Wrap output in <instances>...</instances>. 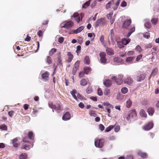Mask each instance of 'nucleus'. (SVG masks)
<instances>
[{
	"mask_svg": "<svg viewBox=\"0 0 159 159\" xmlns=\"http://www.w3.org/2000/svg\"><path fill=\"white\" fill-rule=\"evenodd\" d=\"M137 113L135 109L131 110L128 112V115L125 117L127 120H129L131 118L135 117L137 116Z\"/></svg>",
	"mask_w": 159,
	"mask_h": 159,
	"instance_id": "1",
	"label": "nucleus"
},
{
	"mask_svg": "<svg viewBox=\"0 0 159 159\" xmlns=\"http://www.w3.org/2000/svg\"><path fill=\"white\" fill-rule=\"evenodd\" d=\"M123 77V75H118V78H117L116 76H114L112 78V79L113 80H114L117 84L120 85L122 83Z\"/></svg>",
	"mask_w": 159,
	"mask_h": 159,
	"instance_id": "2",
	"label": "nucleus"
},
{
	"mask_svg": "<svg viewBox=\"0 0 159 159\" xmlns=\"http://www.w3.org/2000/svg\"><path fill=\"white\" fill-rule=\"evenodd\" d=\"M106 23L105 19L104 18H101L98 19L95 23V27H97L99 25H104Z\"/></svg>",
	"mask_w": 159,
	"mask_h": 159,
	"instance_id": "3",
	"label": "nucleus"
},
{
	"mask_svg": "<svg viewBox=\"0 0 159 159\" xmlns=\"http://www.w3.org/2000/svg\"><path fill=\"white\" fill-rule=\"evenodd\" d=\"M131 23V20L130 19H126L123 23L122 27L124 29H127Z\"/></svg>",
	"mask_w": 159,
	"mask_h": 159,
	"instance_id": "4",
	"label": "nucleus"
},
{
	"mask_svg": "<svg viewBox=\"0 0 159 159\" xmlns=\"http://www.w3.org/2000/svg\"><path fill=\"white\" fill-rule=\"evenodd\" d=\"M104 143V140L103 139H97L95 141V145L96 147L101 148L102 147Z\"/></svg>",
	"mask_w": 159,
	"mask_h": 159,
	"instance_id": "5",
	"label": "nucleus"
},
{
	"mask_svg": "<svg viewBox=\"0 0 159 159\" xmlns=\"http://www.w3.org/2000/svg\"><path fill=\"white\" fill-rule=\"evenodd\" d=\"M99 56L100 57V61L103 64H106L107 59L106 58V54L104 52H101L99 53Z\"/></svg>",
	"mask_w": 159,
	"mask_h": 159,
	"instance_id": "6",
	"label": "nucleus"
},
{
	"mask_svg": "<svg viewBox=\"0 0 159 159\" xmlns=\"http://www.w3.org/2000/svg\"><path fill=\"white\" fill-rule=\"evenodd\" d=\"M153 126V122L150 121L144 125L143 129L145 130H148L152 128Z\"/></svg>",
	"mask_w": 159,
	"mask_h": 159,
	"instance_id": "7",
	"label": "nucleus"
},
{
	"mask_svg": "<svg viewBox=\"0 0 159 159\" xmlns=\"http://www.w3.org/2000/svg\"><path fill=\"white\" fill-rule=\"evenodd\" d=\"M73 25V23L71 21H69L66 22L63 26H61V28H65L68 29L71 28Z\"/></svg>",
	"mask_w": 159,
	"mask_h": 159,
	"instance_id": "8",
	"label": "nucleus"
},
{
	"mask_svg": "<svg viewBox=\"0 0 159 159\" xmlns=\"http://www.w3.org/2000/svg\"><path fill=\"white\" fill-rule=\"evenodd\" d=\"M124 82L128 85H131L133 84V80L130 76H128L125 79Z\"/></svg>",
	"mask_w": 159,
	"mask_h": 159,
	"instance_id": "9",
	"label": "nucleus"
},
{
	"mask_svg": "<svg viewBox=\"0 0 159 159\" xmlns=\"http://www.w3.org/2000/svg\"><path fill=\"white\" fill-rule=\"evenodd\" d=\"M70 113L68 112H66L63 115L62 119L63 120L66 121L70 119Z\"/></svg>",
	"mask_w": 159,
	"mask_h": 159,
	"instance_id": "10",
	"label": "nucleus"
},
{
	"mask_svg": "<svg viewBox=\"0 0 159 159\" xmlns=\"http://www.w3.org/2000/svg\"><path fill=\"white\" fill-rule=\"evenodd\" d=\"M72 17L75 18V19L76 21L78 23L80 20L82 19V18L80 19V16H79L78 13H75L72 16Z\"/></svg>",
	"mask_w": 159,
	"mask_h": 159,
	"instance_id": "11",
	"label": "nucleus"
},
{
	"mask_svg": "<svg viewBox=\"0 0 159 159\" xmlns=\"http://www.w3.org/2000/svg\"><path fill=\"white\" fill-rule=\"evenodd\" d=\"M67 55L68 56V58L66 60V61L68 62H70L73 59L74 56L70 52H68Z\"/></svg>",
	"mask_w": 159,
	"mask_h": 159,
	"instance_id": "12",
	"label": "nucleus"
},
{
	"mask_svg": "<svg viewBox=\"0 0 159 159\" xmlns=\"http://www.w3.org/2000/svg\"><path fill=\"white\" fill-rule=\"evenodd\" d=\"M145 77V75L144 74H140L136 77L137 80L138 81L140 82L143 80Z\"/></svg>",
	"mask_w": 159,
	"mask_h": 159,
	"instance_id": "13",
	"label": "nucleus"
},
{
	"mask_svg": "<svg viewBox=\"0 0 159 159\" xmlns=\"http://www.w3.org/2000/svg\"><path fill=\"white\" fill-rule=\"evenodd\" d=\"M103 84L105 86L107 87H109L111 86L112 83L111 81L109 79L106 80L103 82Z\"/></svg>",
	"mask_w": 159,
	"mask_h": 159,
	"instance_id": "14",
	"label": "nucleus"
},
{
	"mask_svg": "<svg viewBox=\"0 0 159 159\" xmlns=\"http://www.w3.org/2000/svg\"><path fill=\"white\" fill-rule=\"evenodd\" d=\"M53 109L57 112H59L61 110V107L60 104H57L54 105Z\"/></svg>",
	"mask_w": 159,
	"mask_h": 159,
	"instance_id": "15",
	"label": "nucleus"
},
{
	"mask_svg": "<svg viewBox=\"0 0 159 159\" xmlns=\"http://www.w3.org/2000/svg\"><path fill=\"white\" fill-rule=\"evenodd\" d=\"M106 52L109 55H112L114 54V51L112 49L107 48L106 49Z\"/></svg>",
	"mask_w": 159,
	"mask_h": 159,
	"instance_id": "16",
	"label": "nucleus"
},
{
	"mask_svg": "<svg viewBox=\"0 0 159 159\" xmlns=\"http://www.w3.org/2000/svg\"><path fill=\"white\" fill-rule=\"evenodd\" d=\"M137 153L138 156L143 158H146L147 157V155L146 153L140 151H139Z\"/></svg>",
	"mask_w": 159,
	"mask_h": 159,
	"instance_id": "17",
	"label": "nucleus"
},
{
	"mask_svg": "<svg viewBox=\"0 0 159 159\" xmlns=\"http://www.w3.org/2000/svg\"><path fill=\"white\" fill-rule=\"evenodd\" d=\"M33 132L29 131L27 134V137L28 138L31 140H33L34 139V136Z\"/></svg>",
	"mask_w": 159,
	"mask_h": 159,
	"instance_id": "18",
	"label": "nucleus"
},
{
	"mask_svg": "<svg viewBox=\"0 0 159 159\" xmlns=\"http://www.w3.org/2000/svg\"><path fill=\"white\" fill-rule=\"evenodd\" d=\"M84 28V27L83 26H81L77 28L76 30H74L73 31V33L75 34H76L78 33H80L81 32Z\"/></svg>",
	"mask_w": 159,
	"mask_h": 159,
	"instance_id": "19",
	"label": "nucleus"
},
{
	"mask_svg": "<svg viewBox=\"0 0 159 159\" xmlns=\"http://www.w3.org/2000/svg\"><path fill=\"white\" fill-rule=\"evenodd\" d=\"M154 110L153 107H150L148 109L147 112L150 116H152L154 113Z\"/></svg>",
	"mask_w": 159,
	"mask_h": 159,
	"instance_id": "20",
	"label": "nucleus"
},
{
	"mask_svg": "<svg viewBox=\"0 0 159 159\" xmlns=\"http://www.w3.org/2000/svg\"><path fill=\"white\" fill-rule=\"evenodd\" d=\"M49 75V73L48 72H46L45 73L43 74L42 75V79L45 80H48Z\"/></svg>",
	"mask_w": 159,
	"mask_h": 159,
	"instance_id": "21",
	"label": "nucleus"
},
{
	"mask_svg": "<svg viewBox=\"0 0 159 159\" xmlns=\"http://www.w3.org/2000/svg\"><path fill=\"white\" fill-rule=\"evenodd\" d=\"M139 114L141 117L145 118L147 117V114L143 109H142L140 110Z\"/></svg>",
	"mask_w": 159,
	"mask_h": 159,
	"instance_id": "22",
	"label": "nucleus"
},
{
	"mask_svg": "<svg viewBox=\"0 0 159 159\" xmlns=\"http://www.w3.org/2000/svg\"><path fill=\"white\" fill-rule=\"evenodd\" d=\"M158 72V69L157 68H155L153 70H152L150 75L149 77V78H150L152 76H154L156 74V73Z\"/></svg>",
	"mask_w": 159,
	"mask_h": 159,
	"instance_id": "23",
	"label": "nucleus"
},
{
	"mask_svg": "<svg viewBox=\"0 0 159 159\" xmlns=\"http://www.w3.org/2000/svg\"><path fill=\"white\" fill-rule=\"evenodd\" d=\"M21 148L26 150H29L30 149L29 145L25 143L22 144Z\"/></svg>",
	"mask_w": 159,
	"mask_h": 159,
	"instance_id": "24",
	"label": "nucleus"
},
{
	"mask_svg": "<svg viewBox=\"0 0 159 159\" xmlns=\"http://www.w3.org/2000/svg\"><path fill=\"white\" fill-rule=\"evenodd\" d=\"M80 84L82 86H85L87 84L86 80L84 78L82 79L80 81Z\"/></svg>",
	"mask_w": 159,
	"mask_h": 159,
	"instance_id": "25",
	"label": "nucleus"
},
{
	"mask_svg": "<svg viewBox=\"0 0 159 159\" xmlns=\"http://www.w3.org/2000/svg\"><path fill=\"white\" fill-rule=\"evenodd\" d=\"M130 41V39H127L124 38L122 39V42L124 45H126L128 44Z\"/></svg>",
	"mask_w": 159,
	"mask_h": 159,
	"instance_id": "26",
	"label": "nucleus"
},
{
	"mask_svg": "<svg viewBox=\"0 0 159 159\" xmlns=\"http://www.w3.org/2000/svg\"><path fill=\"white\" fill-rule=\"evenodd\" d=\"M132 104V102L130 99H128L126 102V107L129 108L130 107Z\"/></svg>",
	"mask_w": 159,
	"mask_h": 159,
	"instance_id": "27",
	"label": "nucleus"
},
{
	"mask_svg": "<svg viewBox=\"0 0 159 159\" xmlns=\"http://www.w3.org/2000/svg\"><path fill=\"white\" fill-rule=\"evenodd\" d=\"M76 92V90L74 89L72 91H70V93L74 98L77 100V98L75 94Z\"/></svg>",
	"mask_w": 159,
	"mask_h": 159,
	"instance_id": "28",
	"label": "nucleus"
},
{
	"mask_svg": "<svg viewBox=\"0 0 159 159\" xmlns=\"http://www.w3.org/2000/svg\"><path fill=\"white\" fill-rule=\"evenodd\" d=\"M90 2L89 1H87L84 3L82 6L83 8L86 9L90 5Z\"/></svg>",
	"mask_w": 159,
	"mask_h": 159,
	"instance_id": "29",
	"label": "nucleus"
},
{
	"mask_svg": "<svg viewBox=\"0 0 159 159\" xmlns=\"http://www.w3.org/2000/svg\"><path fill=\"white\" fill-rule=\"evenodd\" d=\"M90 62V60L89 57L88 56H86L84 60V62L87 64H89Z\"/></svg>",
	"mask_w": 159,
	"mask_h": 159,
	"instance_id": "30",
	"label": "nucleus"
},
{
	"mask_svg": "<svg viewBox=\"0 0 159 159\" xmlns=\"http://www.w3.org/2000/svg\"><path fill=\"white\" fill-rule=\"evenodd\" d=\"M27 154L26 153H22L19 156L20 159H26L27 158Z\"/></svg>",
	"mask_w": 159,
	"mask_h": 159,
	"instance_id": "31",
	"label": "nucleus"
},
{
	"mask_svg": "<svg viewBox=\"0 0 159 159\" xmlns=\"http://www.w3.org/2000/svg\"><path fill=\"white\" fill-rule=\"evenodd\" d=\"M115 125H110L108 127L106 128L105 130V132H108L110 131L111 129H113V128L114 127Z\"/></svg>",
	"mask_w": 159,
	"mask_h": 159,
	"instance_id": "32",
	"label": "nucleus"
},
{
	"mask_svg": "<svg viewBox=\"0 0 159 159\" xmlns=\"http://www.w3.org/2000/svg\"><path fill=\"white\" fill-rule=\"evenodd\" d=\"M90 70V68L89 67H85L84 68V73L86 74H88Z\"/></svg>",
	"mask_w": 159,
	"mask_h": 159,
	"instance_id": "33",
	"label": "nucleus"
},
{
	"mask_svg": "<svg viewBox=\"0 0 159 159\" xmlns=\"http://www.w3.org/2000/svg\"><path fill=\"white\" fill-rule=\"evenodd\" d=\"M117 45L118 46V47L119 48H123L124 47V45L123 44V43H122V41H118L117 42Z\"/></svg>",
	"mask_w": 159,
	"mask_h": 159,
	"instance_id": "34",
	"label": "nucleus"
},
{
	"mask_svg": "<svg viewBox=\"0 0 159 159\" xmlns=\"http://www.w3.org/2000/svg\"><path fill=\"white\" fill-rule=\"evenodd\" d=\"M158 21V18H153L151 20L152 23L154 25H156Z\"/></svg>",
	"mask_w": 159,
	"mask_h": 159,
	"instance_id": "35",
	"label": "nucleus"
},
{
	"mask_svg": "<svg viewBox=\"0 0 159 159\" xmlns=\"http://www.w3.org/2000/svg\"><path fill=\"white\" fill-rule=\"evenodd\" d=\"M80 61H77L74 65L73 68L78 69L79 68V65L80 64Z\"/></svg>",
	"mask_w": 159,
	"mask_h": 159,
	"instance_id": "36",
	"label": "nucleus"
},
{
	"mask_svg": "<svg viewBox=\"0 0 159 159\" xmlns=\"http://www.w3.org/2000/svg\"><path fill=\"white\" fill-rule=\"evenodd\" d=\"M7 127L5 125H0V129L7 130Z\"/></svg>",
	"mask_w": 159,
	"mask_h": 159,
	"instance_id": "37",
	"label": "nucleus"
},
{
	"mask_svg": "<svg viewBox=\"0 0 159 159\" xmlns=\"http://www.w3.org/2000/svg\"><path fill=\"white\" fill-rule=\"evenodd\" d=\"M92 92V87L91 86H89L86 89V92L88 93H90Z\"/></svg>",
	"mask_w": 159,
	"mask_h": 159,
	"instance_id": "38",
	"label": "nucleus"
},
{
	"mask_svg": "<svg viewBox=\"0 0 159 159\" xmlns=\"http://www.w3.org/2000/svg\"><path fill=\"white\" fill-rule=\"evenodd\" d=\"M57 51V49L55 48H52L49 52V55L52 56Z\"/></svg>",
	"mask_w": 159,
	"mask_h": 159,
	"instance_id": "39",
	"label": "nucleus"
},
{
	"mask_svg": "<svg viewBox=\"0 0 159 159\" xmlns=\"http://www.w3.org/2000/svg\"><path fill=\"white\" fill-rule=\"evenodd\" d=\"M114 61L118 62H122V59L119 57H115L114 59Z\"/></svg>",
	"mask_w": 159,
	"mask_h": 159,
	"instance_id": "40",
	"label": "nucleus"
},
{
	"mask_svg": "<svg viewBox=\"0 0 159 159\" xmlns=\"http://www.w3.org/2000/svg\"><path fill=\"white\" fill-rule=\"evenodd\" d=\"M145 27L148 29H150L151 27V25L150 22H146L144 24Z\"/></svg>",
	"mask_w": 159,
	"mask_h": 159,
	"instance_id": "41",
	"label": "nucleus"
},
{
	"mask_svg": "<svg viewBox=\"0 0 159 159\" xmlns=\"http://www.w3.org/2000/svg\"><path fill=\"white\" fill-rule=\"evenodd\" d=\"M134 58L133 57H128L126 58L125 61L126 62H130L132 61L133 60Z\"/></svg>",
	"mask_w": 159,
	"mask_h": 159,
	"instance_id": "42",
	"label": "nucleus"
},
{
	"mask_svg": "<svg viewBox=\"0 0 159 159\" xmlns=\"http://www.w3.org/2000/svg\"><path fill=\"white\" fill-rule=\"evenodd\" d=\"M57 63L58 64L60 65H62V60L61 59V57H59L57 58Z\"/></svg>",
	"mask_w": 159,
	"mask_h": 159,
	"instance_id": "43",
	"label": "nucleus"
},
{
	"mask_svg": "<svg viewBox=\"0 0 159 159\" xmlns=\"http://www.w3.org/2000/svg\"><path fill=\"white\" fill-rule=\"evenodd\" d=\"M112 2V1H110L106 4V9H108L110 8Z\"/></svg>",
	"mask_w": 159,
	"mask_h": 159,
	"instance_id": "44",
	"label": "nucleus"
},
{
	"mask_svg": "<svg viewBox=\"0 0 159 159\" xmlns=\"http://www.w3.org/2000/svg\"><path fill=\"white\" fill-rule=\"evenodd\" d=\"M121 91L122 93L125 94L128 92L127 88L126 87H124L121 89Z\"/></svg>",
	"mask_w": 159,
	"mask_h": 159,
	"instance_id": "45",
	"label": "nucleus"
},
{
	"mask_svg": "<svg viewBox=\"0 0 159 159\" xmlns=\"http://www.w3.org/2000/svg\"><path fill=\"white\" fill-rule=\"evenodd\" d=\"M110 93V90L109 89H106L104 91V93L105 95H107Z\"/></svg>",
	"mask_w": 159,
	"mask_h": 159,
	"instance_id": "46",
	"label": "nucleus"
},
{
	"mask_svg": "<svg viewBox=\"0 0 159 159\" xmlns=\"http://www.w3.org/2000/svg\"><path fill=\"white\" fill-rule=\"evenodd\" d=\"M98 94L100 96H101L103 94L102 90L100 88H99L98 89Z\"/></svg>",
	"mask_w": 159,
	"mask_h": 159,
	"instance_id": "47",
	"label": "nucleus"
},
{
	"mask_svg": "<svg viewBox=\"0 0 159 159\" xmlns=\"http://www.w3.org/2000/svg\"><path fill=\"white\" fill-rule=\"evenodd\" d=\"M14 113L15 111H11L8 113V115L11 117H12L14 116Z\"/></svg>",
	"mask_w": 159,
	"mask_h": 159,
	"instance_id": "48",
	"label": "nucleus"
},
{
	"mask_svg": "<svg viewBox=\"0 0 159 159\" xmlns=\"http://www.w3.org/2000/svg\"><path fill=\"white\" fill-rule=\"evenodd\" d=\"M47 61L48 64H50L52 63L51 58L49 56H48L47 58Z\"/></svg>",
	"mask_w": 159,
	"mask_h": 159,
	"instance_id": "49",
	"label": "nucleus"
},
{
	"mask_svg": "<svg viewBox=\"0 0 159 159\" xmlns=\"http://www.w3.org/2000/svg\"><path fill=\"white\" fill-rule=\"evenodd\" d=\"M104 36L102 35L101 36L100 39V40L101 41V42L102 43V44H104Z\"/></svg>",
	"mask_w": 159,
	"mask_h": 159,
	"instance_id": "50",
	"label": "nucleus"
},
{
	"mask_svg": "<svg viewBox=\"0 0 159 159\" xmlns=\"http://www.w3.org/2000/svg\"><path fill=\"white\" fill-rule=\"evenodd\" d=\"M135 49L136 50L139 52H140L142 50L141 47L139 45L137 46L136 47Z\"/></svg>",
	"mask_w": 159,
	"mask_h": 159,
	"instance_id": "51",
	"label": "nucleus"
},
{
	"mask_svg": "<svg viewBox=\"0 0 159 159\" xmlns=\"http://www.w3.org/2000/svg\"><path fill=\"white\" fill-rule=\"evenodd\" d=\"M120 129V127L119 126L117 125L114 128V131L115 132H118Z\"/></svg>",
	"mask_w": 159,
	"mask_h": 159,
	"instance_id": "52",
	"label": "nucleus"
},
{
	"mask_svg": "<svg viewBox=\"0 0 159 159\" xmlns=\"http://www.w3.org/2000/svg\"><path fill=\"white\" fill-rule=\"evenodd\" d=\"M48 106L49 107L53 109L54 107V105H53L52 103L51 102H49L48 103Z\"/></svg>",
	"mask_w": 159,
	"mask_h": 159,
	"instance_id": "53",
	"label": "nucleus"
},
{
	"mask_svg": "<svg viewBox=\"0 0 159 159\" xmlns=\"http://www.w3.org/2000/svg\"><path fill=\"white\" fill-rule=\"evenodd\" d=\"M99 128L101 131H102L104 130L105 127L102 124H100L99 125Z\"/></svg>",
	"mask_w": 159,
	"mask_h": 159,
	"instance_id": "54",
	"label": "nucleus"
},
{
	"mask_svg": "<svg viewBox=\"0 0 159 159\" xmlns=\"http://www.w3.org/2000/svg\"><path fill=\"white\" fill-rule=\"evenodd\" d=\"M64 40V38L61 37L59 38L58 41L60 43H62L63 42Z\"/></svg>",
	"mask_w": 159,
	"mask_h": 159,
	"instance_id": "55",
	"label": "nucleus"
},
{
	"mask_svg": "<svg viewBox=\"0 0 159 159\" xmlns=\"http://www.w3.org/2000/svg\"><path fill=\"white\" fill-rule=\"evenodd\" d=\"M127 5V3L125 1H123L122 2L120 6L121 7H125Z\"/></svg>",
	"mask_w": 159,
	"mask_h": 159,
	"instance_id": "56",
	"label": "nucleus"
},
{
	"mask_svg": "<svg viewBox=\"0 0 159 159\" xmlns=\"http://www.w3.org/2000/svg\"><path fill=\"white\" fill-rule=\"evenodd\" d=\"M37 34L38 35V36L40 37H42L43 35V32L41 30H39L38 31V32Z\"/></svg>",
	"mask_w": 159,
	"mask_h": 159,
	"instance_id": "57",
	"label": "nucleus"
},
{
	"mask_svg": "<svg viewBox=\"0 0 159 159\" xmlns=\"http://www.w3.org/2000/svg\"><path fill=\"white\" fill-rule=\"evenodd\" d=\"M134 54V52L133 51H129L127 53V55L128 56L133 55Z\"/></svg>",
	"mask_w": 159,
	"mask_h": 159,
	"instance_id": "58",
	"label": "nucleus"
},
{
	"mask_svg": "<svg viewBox=\"0 0 159 159\" xmlns=\"http://www.w3.org/2000/svg\"><path fill=\"white\" fill-rule=\"evenodd\" d=\"M142 57V55H139L137 56V58H136V61H139L140 59H141Z\"/></svg>",
	"mask_w": 159,
	"mask_h": 159,
	"instance_id": "59",
	"label": "nucleus"
},
{
	"mask_svg": "<svg viewBox=\"0 0 159 159\" xmlns=\"http://www.w3.org/2000/svg\"><path fill=\"white\" fill-rule=\"evenodd\" d=\"M84 72L82 71H80L79 74V78H81L84 76Z\"/></svg>",
	"mask_w": 159,
	"mask_h": 159,
	"instance_id": "60",
	"label": "nucleus"
},
{
	"mask_svg": "<svg viewBox=\"0 0 159 159\" xmlns=\"http://www.w3.org/2000/svg\"><path fill=\"white\" fill-rule=\"evenodd\" d=\"M112 14L113 13H110L107 14V18L109 19H111Z\"/></svg>",
	"mask_w": 159,
	"mask_h": 159,
	"instance_id": "61",
	"label": "nucleus"
},
{
	"mask_svg": "<svg viewBox=\"0 0 159 159\" xmlns=\"http://www.w3.org/2000/svg\"><path fill=\"white\" fill-rule=\"evenodd\" d=\"M11 141L12 143H16L18 141V138H16L12 140Z\"/></svg>",
	"mask_w": 159,
	"mask_h": 159,
	"instance_id": "62",
	"label": "nucleus"
},
{
	"mask_svg": "<svg viewBox=\"0 0 159 159\" xmlns=\"http://www.w3.org/2000/svg\"><path fill=\"white\" fill-rule=\"evenodd\" d=\"M79 106L81 108H83L84 107V105L82 102H80L79 104Z\"/></svg>",
	"mask_w": 159,
	"mask_h": 159,
	"instance_id": "63",
	"label": "nucleus"
},
{
	"mask_svg": "<svg viewBox=\"0 0 159 159\" xmlns=\"http://www.w3.org/2000/svg\"><path fill=\"white\" fill-rule=\"evenodd\" d=\"M133 157L131 155H128L126 157V159H133Z\"/></svg>",
	"mask_w": 159,
	"mask_h": 159,
	"instance_id": "64",
	"label": "nucleus"
}]
</instances>
